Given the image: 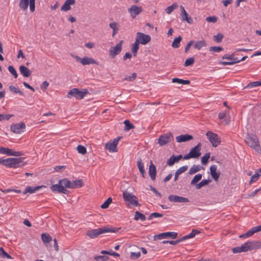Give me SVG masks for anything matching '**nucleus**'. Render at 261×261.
<instances>
[{"label":"nucleus","mask_w":261,"mask_h":261,"mask_svg":"<svg viewBox=\"0 0 261 261\" xmlns=\"http://www.w3.org/2000/svg\"><path fill=\"white\" fill-rule=\"evenodd\" d=\"M182 40V38L180 36H179L177 38H175L172 42V47L174 48H177L180 46V42Z\"/></svg>","instance_id":"41"},{"label":"nucleus","mask_w":261,"mask_h":261,"mask_svg":"<svg viewBox=\"0 0 261 261\" xmlns=\"http://www.w3.org/2000/svg\"><path fill=\"white\" fill-rule=\"evenodd\" d=\"M25 159L24 157L16 158L15 159L17 160L15 164V167L14 168H21L27 164V162H24V160Z\"/></svg>","instance_id":"30"},{"label":"nucleus","mask_w":261,"mask_h":261,"mask_svg":"<svg viewBox=\"0 0 261 261\" xmlns=\"http://www.w3.org/2000/svg\"><path fill=\"white\" fill-rule=\"evenodd\" d=\"M139 48V43L138 41H136L132 45V52L133 54L134 57H136L137 55L138 50Z\"/></svg>","instance_id":"32"},{"label":"nucleus","mask_w":261,"mask_h":261,"mask_svg":"<svg viewBox=\"0 0 261 261\" xmlns=\"http://www.w3.org/2000/svg\"><path fill=\"white\" fill-rule=\"evenodd\" d=\"M173 139V136L172 133H169L161 135L158 139V143L160 146H163L166 145Z\"/></svg>","instance_id":"9"},{"label":"nucleus","mask_w":261,"mask_h":261,"mask_svg":"<svg viewBox=\"0 0 261 261\" xmlns=\"http://www.w3.org/2000/svg\"><path fill=\"white\" fill-rule=\"evenodd\" d=\"M112 202V198L111 197L108 198L105 201V202L101 205V208H102L103 209L107 208L109 206L110 203H111Z\"/></svg>","instance_id":"51"},{"label":"nucleus","mask_w":261,"mask_h":261,"mask_svg":"<svg viewBox=\"0 0 261 261\" xmlns=\"http://www.w3.org/2000/svg\"><path fill=\"white\" fill-rule=\"evenodd\" d=\"M224 35L221 33H218L216 35L213 36V40L217 43L222 42Z\"/></svg>","instance_id":"48"},{"label":"nucleus","mask_w":261,"mask_h":261,"mask_svg":"<svg viewBox=\"0 0 261 261\" xmlns=\"http://www.w3.org/2000/svg\"><path fill=\"white\" fill-rule=\"evenodd\" d=\"M256 229V227H253L246 232V236H247L248 237H250L252 236L254 233L257 232V231Z\"/></svg>","instance_id":"62"},{"label":"nucleus","mask_w":261,"mask_h":261,"mask_svg":"<svg viewBox=\"0 0 261 261\" xmlns=\"http://www.w3.org/2000/svg\"><path fill=\"white\" fill-rule=\"evenodd\" d=\"M143 11V9L140 6L137 5H132L128 9V12L129 13L131 17L134 19L136 16Z\"/></svg>","instance_id":"14"},{"label":"nucleus","mask_w":261,"mask_h":261,"mask_svg":"<svg viewBox=\"0 0 261 261\" xmlns=\"http://www.w3.org/2000/svg\"><path fill=\"white\" fill-rule=\"evenodd\" d=\"M8 70L9 72L14 76V78H17L18 76V74L17 73L16 70L14 68V67L10 65L8 67Z\"/></svg>","instance_id":"56"},{"label":"nucleus","mask_w":261,"mask_h":261,"mask_svg":"<svg viewBox=\"0 0 261 261\" xmlns=\"http://www.w3.org/2000/svg\"><path fill=\"white\" fill-rule=\"evenodd\" d=\"M41 239L43 242L45 244L49 243L52 240L51 236L47 233H42L41 234Z\"/></svg>","instance_id":"37"},{"label":"nucleus","mask_w":261,"mask_h":261,"mask_svg":"<svg viewBox=\"0 0 261 261\" xmlns=\"http://www.w3.org/2000/svg\"><path fill=\"white\" fill-rule=\"evenodd\" d=\"M30 0H20L19 2V7L23 10H26L29 6Z\"/></svg>","instance_id":"40"},{"label":"nucleus","mask_w":261,"mask_h":261,"mask_svg":"<svg viewBox=\"0 0 261 261\" xmlns=\"http://www.w3.org/2000/svg\"><path fill=\"white\" fill-rule=\"evenodd\" d=\"M84 186L82 179H76L71 181V189L81 188Z\"/></svg>","instance_id":"29"},{"label":"nucleus","mask_w":261,"mask_h":261,"mask_svg":"<svg viewBox=\"0 0 261 261\" xmlns=\"http://www.w3.org/2000/svg\"><path fill=\"white\" fill-rule=\"evenodd\" d=\"M194 58L193 57H191L187 59L184 63V66L186 67L191 66L194 63Z\"/></svg>","instance_id":"57"},{"label":"nucleus","mask_w":261,"mask_h":261,"mask_svg":"<svg viewBox=\"0 0 261 261\" xmlns=\"http://www.w3.org/2000/svg\"><path fill=\"white\" fill-rule=\"evenodd\" d=\"M75 58L77 61L80 62L83 65H89L90 64H97L94 59L88 57L81 58L78 56H75Z\"/></svg>","instance_id":"17"},{"label":"nucleus","mask_w":261,"mask_h":261,"mask_svg":"<svg viewBox=\"0 0 261 261\" xmlns=\"http://www.w3.org/2000/svg\"><path fill=\"white\" fill-rule=\"evenodd\" d=\"M77 150L79 153H81L82 154H85L87 152L86 148L81 145L77 146Z\"/></svg>","instance_id":"54"},{"label":"nucleus","mask_w":261,"mask_h":261,"mask_svg":"<svg viewBox=\"0 0 261 261\" xmlns=\"http://www.w3.org/2000/svg\"><path fill=\"white\" fill-rule=\"evenodd\" d=\"M163 215L162 214L158 213L156 212L151 213L148 218V219L150 220L153 218L162 217Z\"/></svg>","instance_id":"58"},{"label":"nucleus","mask_w":261,"mask_h":261,"mask_svg":"<svg viewBox=\"0 0 261 261\" xmlns=\"http://www.w3.org/2000/svg\"><path fill=\"white\" fill-rule=\"evenodd\" d=\"M202 167L200 165H193L190 169L189 171V174L190 175L196 173V172L199 171Z\"/></svg>","instance_id":"42"},{"label":"nucleus","mask_w":261,"mask_h":261,"mask_svg":"<svg viewBox=\"0 0 261 261\" xmlns=\"http://www.w3.org/2000/svg\"><path fill=\"white\" fill-rule=\"evenodd\" d=\"M109 257L106 255H98L94 257V259L96 261H107Z\"/></svg>","instance_id":"53"},{"label":"nucleus","mask_w":261,"mask_h":261,"mask_svg":"<svg viewBox=\"0 0 261 261\" xmlns=\"http://www.w3.org/2000/svg\"><path fill=\"white\" fill-rule=\"evenodd\" d=\"M172 82L174 83H178L182 85H188L190 83V81L189 80H185L176 77L172 79Z\"/></svg>","instance_id":"36"},{"label":"nucleus","mask_w":261,"mask_h":261,"mask_svg":"<svg viewBox=\"0 0 261 261\" xmlns=\"http://www.w3.org/2000/svg\"><path fill=\"white\" fill-rule=\"evenodd\" d=\"M123 40H120L119 43L114 47H111L109 50V56L111 58H114L119 55L122 50V45Z\"/></svg>","instance_id":"10"},{"label":"nucleus","mask_w":261,"mask_h":261,"mask_svg":"<svg viewBox=\"0 0 261 261\" xmlns=\"http://www.w3.org/2000/svg\"><path fill=\"white\" fill-rule=\"evenodd\" d=\"M223 48L221 46H211L209 48L210 51L212 54H214L215 52L219 53L223 50Z\"/></svg>","instance_id":"49"},{"label":"nucleus","mask_w":261,"mask_h":261,"mask_svg":"<svg viewBox=\"0 0 261 261\" xmlns=\"http://www.w3.org/2000/svg\"><path fill=\"white\" fill-rule=\"evenodd\" d=\"M120 229V228H109V227H101L98 229H94L88 230L86 234L91 239H94L98 237L100 234L107 233V232H116Z\"/></svg>","instance_id":"2"},{"label":"nucleus","mask_w":261,"mask_h":261,"mask_svg":"<svg viewBox=\"0 0 261 261\" xmlns=\"http://www.w3.org/2000/svg\"><path fill=\"white\" fill-rule=\"evenodd\" d=\"M246 144L253 148L255 150H257V148L259 147V141L257 137L253 134L248 136L245 140Z\"/></svg>","instance_id":"6"},{"label":"nucleus","mask_w":261,"mask_h":261,"mask_svg":"<svg viewBox=\"0 0 261 261\" xmlns=\"http://www.w3.org/2000/svg\"><path fill=\"white\" fill-rule=\"evenodd\" d=\"M218 18L215 16H208L206 18V20L208 22L215 23L217 21Z\"/></svg>","instance_id":"61"},{"label":"nucleus","mask_w":261,"mask_h":261,"mask_svg":"<svg viewBox=\"0 0 261 261\" xmlns=\"http://www.w3.org/2000/svg\"><path fill=\"white\" fill-rule=\"evenodd\" d=\"M17 161L15 158H8L4 159V166L8 167L9 168H13L15 167V163H16Z\"/></svg>","instance_id":"26"},{"label":"nucleus","mask_w":261,"mask_h":261,"mask_svg":"<svg viewBox=\"0 0 261 261\" xmlns=\"http://www.w3.org/2000/svg\"><path fill=\"white\" fill-rule=\"evenodd\" d=\"M151 40V37L149 35H146L141 32L136 34V41H138L139 44L145 45Z\"/></svg>","instance_id":"8"},{"label":"nucleus","mask_w":261,"mask_h":261,"mask_svg":"<svg viewBox=\"0 0 261 261\" xmlns=\"http://www.w3.org/2000/svg\"><path fill=\"white\" fill-rule=\"evenodd\" d=\"M134 219L136 221L140 219L141 221H144L146 220V217L139 211H136L135 213Z\"/></svg>","instance_id":"43"},{"label":"nucleus","mask_w":261,"mask_h":261,"mask_svg":"<svg viewBox=\"0 0 261 261\" xmlns=\"http://www.w3.org/2000/svg\"><path fill=\"white\" fill-rule=\"evenodd\" d=\"M210 152L206 153L201 158V163L203 165H206L210 158Z\"/></svg>","instance_id":"50"},{"label":"nucleus","mask_w":261,"mask_h":261,"mask_svg":"<svg viewBox=\"0 0 261 261\" xmlns=\"http://www.w3.org/2000/svg\"><path fill=\"white\" fill-rule=\"evenodd\" d=\"M249 251L247 242L242 244L241 246L237 247L232 249V251L233 253H238L242 252H247Z\"/></svg>","instance_id":"24"},{"label":"nucleus","mask_w":261,"mask_h":261,"mask_svg":"<svg viewBox=\"0 0 261 261\" xmlns=\"http://www.w3.org/2000/svg\"><path fill=\"white\" fill-rule=\"evenodd\" d=\"M212 181L211 179H203L201 181H200L199 184H197L196 186V188L197 189H200L202 187L206 186L209 184L210 182Z\"/></svg>","instance_id":"39"},{"label":"nucleus","mask_w":261,"mask_h":261,"mask_svg":"<svg viewBox=\"0 0 261 261\" xmlns=\"http://www.w3.org/2000/svg\"><path fill=\"white\" fill-rule=\"evenodd\" d=\"M177 236L178 233L177 232H166L155 235L154 236V240H156L157 239L161 240L166 238H171L172 239H175L177 238Z\"/></svg>","instance_id":"11"},{"label":"nucleus","mask_w":261,"mask_h":261,"mask_svg":"<svg viewBox=\"0 0 261 261\" xmlns=\"http://www.w3.org/2000/svg\"><path fill=\"white\" fill-rule=\"evenodd\" d=\"M0 256L3 258H7L8 259H13L12 256L8 254L3 249V247H0Z\"/></svg>","instance_id":"45"},{"label":"nucleus","mask_w":261,"mask_h":261,"mask_svg":"<svg viewBox=\"0 0 261 261\" xmlns=\"http://www.w3.org/2000/svg\"><path fill=\"white\" fill-rule=\"evenodd\" d=\"M109 26L113 30L112 36L114 37L119 31L118 25L116 22H112L109 24Z\"/></svg>","instance_id":"34"},{"label":"nucleus","mask_w":261,"mask_h":261,"mask_svg":"<svg viewBox=\"0 0 261 261\" xmlns=\"http://www.w3.org/2000/svg\"><path fill=\"white\" fill-rule=\"evenodd\" d=\"M248 250H256L261 248V242L259 241L247 242Z\"/></svg>","instance_id":"19"},{"label":"nucleus","mask_w":261,"mask_h":261,"mask_svg":"<svg viewBox=\"0 0 261 261\" xmlns=\"http://www.w3.org/2000/svg\"><path fill=\"white\" fill-rule=\"evenodd\" d=\"M193 139V136L189 134L181 135L176 137L177 142L179 143L189 141Z\"/></svg>","instance_id":"22"},{"label":"nucleus","mask_w":261,"mask_h":261,"mask_svg":"<svg viewBox=\"0 0 261 261\" xmlns=\"http://www.w3.org/2000/svg\"><path fill=\"white\" fill-rule=\"evenodd\" d=\"M184 156L181 154H179L177 156L172 155L168 160L167 162V165L169 166H173L175 163H177Z\"/></svg>","instance_id":"21"},{"label":"nucleus","mask_w":261,"mask_h":261,"mask_svg":"<svg viewBox=\"0 0 261 261\" xmlns=\"http://www.w3.org/2000/svg\"><path fill=\"white\" fill-rule=\"evenodd\" d=\"M35 0H30L29 5L30 11L33 12L35 9Z\"/></svg>","instance_id":"63"},{"label":"nucleus","mask_w":261,"mask_h":261,"mask_svg":"<svg viewBox=\"0 0 261 261\" xmlns=\"http://www.w3.org/2000/svg\"><path fill=\"white\" fill-rule=\"evenodd\" d=\"M201 143H199L196 146L193 147L189 153L184 156V160H189L191 158L196 159L199 158L201 155Z\"/></svg>","instance_id":"4"},{"label":"nucleus","mask_w":261,"mask_h":261,"mask_svg":"<svg viewBox=\"0 0 261 261\" xmlns=\"http://www.w3.org/2000/svg\"><path fill=\"white\" fill-rule=\"evenodd\" d=\"M188 166H187V165L184 166H182L181 167L179 168V169H178L176 171V172L180 175V174L188 170Z\"/></svg>","instance_id":"60"},{"label":"nucleus","mask_w":261,"mask_h":261,"mask_svg":"<svg viewBox=\"0 0 261 261\" xmlns=\"http://www.w3.org/2000/svg\"><path fill=\"white\" fill-rule=\"evenodd\" d=\"M202 175L200 173L196 174V175H195L194 177H193V178L192 179V180L191 181V185H194L196 184L200 180H201V179L202 178Z\"/></svg>","instance_id":"47"},{"label":"nucleus","mask_w":261,"mask_h":261,"mask_svg":"<svg viewBox=\"0 0 261 261\" xmlns=\"http://www.w3.org/2000/svg\"><path fill=\"white\" fill-rule=\"evenodd\" d=\"M136 77L137 74L136 73H133L130 76H126V77L124 78L123 80L134 81L136 79Z\"/></svg>","instance_id":"59"},{"label":"nucleus","mask_w":261,"mask_h":261,"mask_svg":"<svg viewBox=\"0 0 261 261\" xmlns=\"http://www.w3.org/2000/svg\"><path fill=\"white\" fill-rule=\"evenodd\" d=\"M168 199L170 201L174 202L186 203L189 202L188 198L177 195H170L168 196Z\"/></svg>","instance_id":"15"},{"label":"nucleus","mask_w":261,"mask_h":261,"mask_svg":"<svg viewBox=\"0 0 261 261\" xmlns=\"http://www.w3.org/2000/svg\"><path fill=\"white\" fill-rule=\"evenodd\" d=\"M122 137H119L114 139L113 142H109L105 145V147L108 149L109 152H113L118 151L117 146L118 144L119 141Z\"/></svg>","instance_id":"12"},{"label":"nucleus","mask_w":261,"mask_h":261,"mask_svg":"<svg viewBox=\"0 0 261 261\" xmlns=\"http://www.w3.org/2000/svg\"><path fill=\"white\" fill-rule=\"evenodd\" d=\"M141 255L140 252H131L130 257L132 259H136L139 258Z\"/></svg>","instance_id":"64"},{"label":"nucleus","mask_w":261,"mask_h":261,"mask_svg":"<svg viewBox=\"0 0 261 261\" xmlns=\"http://www.w3.org/2000/svg\"><path fill=\"white\" fill-rule=\"evenodd\" d=\"M217 166L214 165H212L210 168L211 176L216 181H218L221 174L219 171H217Z\"/></svg>","instance_id":"20"},{"label":"nucleus","mask_w":261,"mask_h":261,"mask_svg":"<svg viewBox=\"0 0 261 261\" xmlns=\"http://www.w3.org/2000/svg\"><path fill=\"white\" fill-rule=\"evenodd\" d=\"M206 136L210 142L212 144L213 147H216L220 144L221 139L217 134L211 131H208L206 134Z\"/></svg>","instance_id":"7"},{"label":"nucleus","mask_w":261,"mask_h":261,"mask_svg":"<svg viewBox=\"0 0 261 261\" xmlns=\"http://www.w3.org/2000/svg\"><path fill=\"white\" fill-rule=\"evenodd\" d=\"M88 93H89V91L87 89H83L82 90H80L79 89L74 88L69 91L67 97L68 98L73 97L78 99H82Z\"/></svg>","instance_id":"3"},{"label":"nucleus","mask_w":261,"mask_h":261,"mask_svg":"<svg viewBox=\"0 0 261 261\" xmlns=\"http://www.w3.org/2000/svg\"><path fill=\"white\" fill-rule=\"evenodd\" d=\"M149 175L151 180H155L156 175V169L155 166L153 165L151 161L150 162V165L149 167Z\"/></svg>","instance_id":"23"},{"label":"nucleus","mask_w":261,"mask_h":261,"mask_svg":"<svg viewBox=\"0 0 261 261\" xmlns=\"http://www.w3.org/2000/svg\"><path fill=\"white\" fill-rule=\"evenodd\" d=\"M25 128V125L23 122L19 123L12 124L11 125L10 129L14 133L19 134L21 132V129Z\"/></svg>","instance_id":"18"},{"label":"nucleus","mask_w":261,"mask_h":261,"mask_svg":"<svg viewBox=\"0 0 261 261\" xmlns=\"http://www.w3.org/2000/svg\"><path fill=\"white\" fill-rule=\"evenodd\" d=\"M260 86H261V80L259 81H255L249 83L244 88V89H252Z\"/></svg>","instance_id":"33"},{"label":"nucleus","mask_w":261,"mask_h":261,"mask_svg":"<svg viewBox=\"0 0 261 261\" xmlns=\"http://www.w3.org/2000/svg\"><path fill=\"white\" fill-rule=\"evenodd\" d=\"M259 176L260 175L257 172H256L251 176V179L249 181V184L251 185L252 183L256 181L258 179Z\"/></svg>","instance_id":"55"},{"label":"nucleus","mask_w":261,"mask_h":261,"mask_svg":"<svg viewBox=\"0 0 261 261\" xmlns=\"http://www.w3.org/2000/svg\"><path fill=\"white\" fill-rule=\"evenodd\" d=\"M200 232L199 231L196 230V229H193L192 232L189 233L188 235L185 236L181 238V240L182 241L194 237L196 234L199 233Z\"/></svg>","instance_id":"35"},{"label":"nucleus","mask_w":261,"mask_h":261,"mask_svg":"<svg viewBox=\"0 0 261 261\" xmlns=\"http://www.w3.org/2000/svg\"><path fill=\"white\" fill-rule=\"evenodd\" d=\"M20 73L24 77H28L31 74V71L24 65H21L19 67Z\"/></svg>","instance_id":"28"},{"label":"nucleus","mask_w":261,"mask_h":261,"mask_svg":"<svg viewBox=\"0 0 261 261\" xmlns=\"http://www.w3.org/2000/svg\"><path fill=\"white\" fill-rule=\"evenodd\" d=\"M75 3V0H66L64 4L61 7V10L63 11H67L71 9V5Z\"/></svg>","instance_id":"25"},{"label":"nucleus","mask_w":261,"mask_h":261,"mask_svg":"<svg viewBox=\"0 0 261 261\" xmlns=\"http://www.w3.org/2000/svg\"><path fill=\"white\" fill-rule=\"evenodd\" d=\"M9 89L11 92H13L15 93H19L21 95H23V92L22 91L19 90L18 88L15 87L14 86H10L9 87Z\"/></svg>","instance_id":"52"},{"label":"nucleus","mask_w":261,"mask_h":261,"mask_svg":"<svg viewBox=\"0 0 261 261\" xmlns=\"http://www.w3.org/2000/svg\"><path fill=\"white\" fill-rule=\"evenodd\" d=\"M137 166L142 176L145 178L146 175L145 170L144 167V163H143L141 158H139L137 161Z\"/></svg>","instance_id":"27"},{"label":"nucleus","mask_w":261,"mask_h":261,"mask_svg":"<svg viewBox=\"0 0 261 261\" xmlns=\"http://www.w3.org/2000/svg\"><path fill=\"white\" fill-rule=\"evenodd\" d=\"M206 43L204 40L197 41L194 45L195 48L200 50L202 47L206 46Z\"/></svg>","instance_id":"38"},{"label":"nucleus","mask_w":261,"mask_h":261,"mask_svg":"<svg viewBox=\"0 0 261 261\" xmlns=\"http://www.w3.org/2000/svg\"><path fill=\"white\" fill-rule=\"evenodd\" d=\"M0 153L5 154L8 155H12L16 156H20L23 155V153L20 151H15L12 149L5 148L4 147H0Z\"/></svg>","instance_id":"13"},{"label":"nucleus","mask_w":261,"mask_h":261,"mask_svg":"<svg viewBox=\"0 0 261 261\" xmlns=\"http://www.w3.org/2000/svg\"><path fill=\"white\" fill-rule=\"evenodd\" d=\"M123 198L125 201H127L130 204L134 206H140L138 198L134 195L126 191L123 192Z\"/></svg>","instance_id":"5"},{"label":"nucleus","mask_w":261,"mask_h":261,"mask_svg":"<svg viewBox=\"0 0 261 261\" xmlns=\"http://www.w3.org/2000/svg\"><path fill=\"white\" fill-rule=\"evenodd\" d=\"M42 187H45V186H37V187H31V186H28V187H26L25 190L23 192V193L24 194H25L27 193H31V194L34 193L36 191H37V190H38L39 189H40V188H41Z\"/></svg>","instance_id":"31"},{"label":"nucleus","mask_w":261,"mask_h":261,"mask_svg":"<svg viewBox=\"0 0 261 261\" xmlns=\"http://www.w3.org/2000/svg\"><path fill=\"white\" fill-rule=\"evenodd\" d=\"M178 4L176 3H173L171 6L168 7L165 11L168 14H170L171 12L178 7Z\"/></svg>","instance_id":"44"},{"label":"nucleus","mask_w":261,"mask_h":261,"mask_svg":"<svg viewBox=\"0 0 261 261\" xmlns=\"http://www.w3.org/2000/svg\"><path fill=\"white\" fill-rule=\"evenodd\" d=\"M124 124H125L124 130L125 131L129 130L135 127V126L132 123H130L129 121L128 120H125L124 121Z\"/></svg>","instance_id":"46"},{"label":"nucleus","mask_w":261,"mask_h":261,"mask_svg":"<svg viewBox=\"0 0 261 261\" xmlns=\"http://www.w3.org/2000/svg\"><path fill=\"white\" fill-rule=\"evenodd\" d=\"M180 10L181 11L180 15L182 21H185L189 24H192L193 22V19L186 11L185 8L182 6H180Z\"/></svg>","instance_id":"16"},{"label":"nucleus","mask_w":261,"mask_h":261,"mask_svg":"<svg viewBox=\"0 0 261 261\" xmlns=\"http://www.w3.org/2000/svg\"><path fill=\"white\" fill-rule=\"evenodd\" d=\"M67 188L71 189V181L66 178L59 180L58 184L53 185L50 187L52 191L65 194L69 193Z\"/></svg>","instance_id":"1"}]
</instances>
